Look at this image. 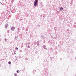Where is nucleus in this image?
Listing matches in <instances>:
<instances>
[{"mask_svg": "<svg viewBox=\"0 0 76 76\" xmlns=\"http://www.w3.org/2000/svg\"><path fill=\"white\" fill-rule=\"evenodd\" d=\"M34 7H36V6H37V3H38V0H35V1L34 2Z\"/></svg>", "mask_w": 76, "mask_h": 76, "instance_id": "obj_1", "label": "nucleus"}, {"mask_svg": "<svg viewBox=\"0 0 76 76\" xmlns=\"http://www.w3.org/2000/svg\"><path fill=\"white\" fill-rule=\"evenodd\" d=\"M15 27L12 26L11 28V31H14L15 30Z\"/></svg>", "mask_w": 76, "mask_h": 76, "instance_id": "obj_2", "label": "nucleus"}, {"mask_svg": "<svg viewBox=\"0 0 76 76\" xmlns=\"http://www.w3.org/2000/svg\"><path fill=\"white\" fill-rule=\"evenodd\" d=\"M60 10H63V7H61L60 8Z\"/></svg>", "mask_w": 76, "mask_h": 76, "instance_id": "obj_3", "label": "nucleus"}, {"mask_svg": "<svg viewBox=\"0 0 76 76\" xmlns=\"http://www.w3.org/2000/svg\"><path fill=\"white\" fill-rule=\"evenodd\" d=\"M7 26H7V24L5 25V28H7Z\"/></svg>", "mask_w": 76, "mask_h": 76, "instance_id": "obj_4", "label": "nucleus"}, {"mask_svg": "<svg viewBox=\"0 0 76 76\" xmlns=\"http://www.w3.org/2000/svg\"><path fill=\"white\" fill-rule=\"evenodd\" d=\"M19 70H18L17 71V73H19Z\"/></svg>", "mask_w": 76, "mask_h": 76, "instance_id": "obj_5", "label": "nucleus"}, {"mask_svg": "<svg viewBox=\"0 0 76 76\" xmlns=\"http://www.w3.org/2000/svg\"><path fill=\"white\" fill-rule=\"evenodd\" d=\"M8 63H9V64H11V62H8Z\"/></svg>", "mask_w": 76, "mask_h": 76, "instance_id": "obj_6", "label": "nucleus"}, {"mask_svg": "<svg viewBox=\"0 0 76 76\" xmlns=\"http://www.w3.org/2000/svg\"><path fill=\"white\" fill-rule=\"evenodd\" d=\"M15 50H18V48L17 47L15 48Z\"/></svg>", "mask_w": 76, "mask_h": 76, "instance_id": "obj_7", "label": "nucleus"}, {"mask_svg": "<svg viewBox=\"0 0 76 76\" xmlns=\"http://www.w3.org/2000/svg\"><path fill=\"white\" fill-rule=\"evenodd\" d=\"M15 76H17V75H16V74H15Z\"/></svg>", "mask_w": 76, "mask_h": 76, "instance_id": "obj_8", "label": "nucleus"}, {"mask_svg": "<svg viewBox=\"0 0 76 76\" xmlns=\"http://www.w3.org/2000/svg\"><path fill=\"white\" fill-rule=\"evenodd\" d=\"M14 53L15 54H16L15 52H14Z\"/></svg>", "mask_w": 76, "mask_h": 76, "instance_id": "obj_9", "label": "nucleus"}]
</instances>
